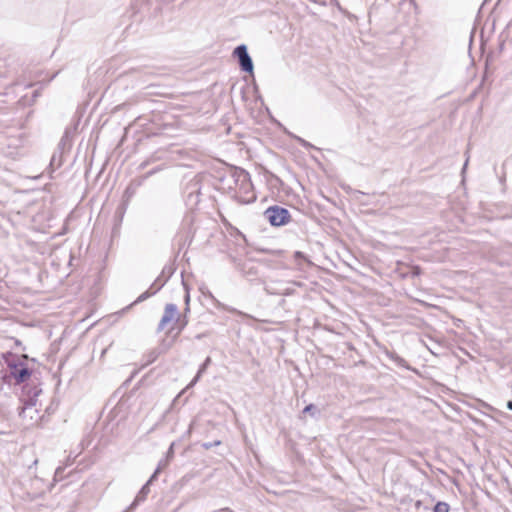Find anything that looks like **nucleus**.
Instances as JSON below:
<instances>
[{
	"label": "nucleus",
	"instance_id": "nucleus-3",
	"mask_svg": "<svg viewBox=\"0 0 512 512\" xmlns=\"http://www.w3.org/2000/svg\"><path fill=\"white\" fill-rule=\"evenodd\" d=\"M188 323V320L186 319V315H181L178 311V307L173 304L169 303L166 304L164 308V313L162 315V318L158 324V330H164L168 328L169 330H182Z\"/></svg>",
	"mask_w": 512,
	"mask_h": 512
},
{
	"label": "nucleus",
	"instance_id": "nucleus-5",
	"mask_svg": "<svg viewBox=\"0 0 512 512\" xmlns=\"http://www.w3.org/2000/svg\"><path fill=\"white\" fill-rule=\"evenodd\" d=\"M233 55L238 59L242 71L252 73L253 62L244 44L237 46L234 49Z\"/></svg>",
	"mask_w": 512,
	"mask_h": 512
},
{
	"label": "nucleus",
	"instance_id": "nucleus-2",
	"mask_svg": "<svg viewBox=\"0 0 512 512\" xmlns=\"http://www.w3.org/2000/svg\"><path fill=\"white\" fill-rule=\"evenodd\" d=\"M5 361L16 383H22L31 376L30 362L34 359H29L27 354H6Z\"/></svg>",
	"mask_w": 512,
	"mask_h": 512
},
{
	"label": "nucleus",
	"instance_id": "nucleus-15",
	"mask_svg": "<svg viewBox=\"0 0 512 512\" xmlns=\"http://www.w3.org/2000/svg\"><path fill=\"white\" fill-rule=\"evenodd\" d=\"M507 407H508V409L512 410V401H509V402L507 403Z\"/></svg>",
	"mask_w": 512,
	"mask_h": 512
},
{
	"label": "nucleus",
	"instance_id": "nucleus-12",
	"mask_svg": "<svg viewBox=\"0 0 512 512\" xmlns=\"http://www.w3.org/2000/svg\"><path fill=\"white\" fill-rule=\"evenodd\" d=\"M189 302H190V295H189V292L187 291L186 295H185V304H186L185 312H184L185 315H187V313L190 311Z\"/></svg>",
	"mask_w": 512,
	"mask_h": 512
},
{
	"label": "nucleus",
	"instance_id": "nucleus-9",
	"mask_svg": "<svg viewBox=\"0 0 512 512\" xmlns=\"http://www.w3.org/2000/svg\"><path fill=\"white\" fill-rule=\"evenodd\" d=\"M191 191L188 194L189 201H194L195 203L198 201V189H197V183L191 184Z\"/></svg>",
	"mask_w": 512,
	"mask_h": 512
},
{
	"label": "nucleus",
	"instance_id": "nucleus-13",
	"mask_svg": "<svg viewBox=\"0 0 512 512\" xmlns=\"http://www.w3.org/2000/svg\"><path fill=\"white\" fill-rule=\"evenodd\" d=\"M295 257H296V258H304V255H303V253H302V252L297 251V252L295 253Z\"/></svg>",
	"mask_w": 512,
	"mask_h": 512
},
{
	"label": "nucleus",
	"instance_id": "nucleus-16",
	"mask_svg": "<svg viewBox=\"0 0 512 512\" xmlns=\"http://www.w3.org/2000/svg\"><path fill=\"white\" fill-rule=\"evenodd\" d=\"M468 165V160H466L465 164H464V167H463V170H465L466 166Z\"/></svg>",
	"mask_w": 512,
	"mask_h": 512
},
{
	"label": "nucleus",
	"instance_id": "nucleus-10",
	"mask_svg": "<svg viewBox=\"0 0 512 512\" xmlns=\"http://www.w3.org/2000/svg\"><path fill=\"white\" fill-rule=\"evenodd\" d=\"M434 512H449V505L445 502H438L434 507Z\"/></svg>",
	"mask_w": 512,
	"mask_h": 512
},
{
	"label": "nucleus",
	"instance_id": "nucleus-7",
	"mask_svg": "<svg viewBox=\"0 0 512 512\" xmlns=\"http://www.w3.org/2000/svg\"><path fill=\"white\" fill-rule=\"evenodd\" d=\"M126 209H127V203H122V204H120L117 207V209L115 211V221H116V223L114 225L113 232H116L119 229V227H120V225L122 223L124 214L126 212Z\"/></svg>",
	"mask_w": 512,
	"mask_h": 512
},
{
	"label": "nucleus",
	"instance_id": "nucleus-4",
	"mask_svg": "<svg viewBox=\"0 0 512 512\" xmlns=\"http://www.w3.org/2000/svg\"><path fill=\"white\" fill-rule=\"evenodd\" d=\"M264 216L275 227L286 225L291 220L288 209L278 205L268 207L264 212Z\"/></svg>",
	"mask_w": 512,
	"mask_h": 512
},
{
	"label": "nucleus",
	"instance_id": "nucleus-8",
	"mask_svg": "<svg viewBox=\"0 0 512 512\" xmlns=\"http://www.w3.org/2000/svg\"><path fill=\"white\" fill-rule=\"evenodd\" d=\"M202 293H203V295L205 297H208V298H210L213 301V304L215 305V307L220 308V309H224V310L229 311V312H237L236 309L227 307L226 305L221 303L218 299L215 298V296L210 291H207V292L202 291Z\"/></svg>",
	"mask_w": 512,
	"mask_h": 512
},
{
	"label": "nucleus",
	"instance_id": "nucleus-11",
	"mask_svg": "<svg viewBox=\"0 0 512 512\" xmlns=\"http://www.w3.org/2000/svg\"><path fill=\"white\" fill-rule=\"evenodd\" d=\"M135 193V188L131 185H129L125 192H124V198H126V201L124 203H127L129 201V199L134 195Z\"/></svg>",
	"mask_w": 512,
	"mask_h": 512
},
{
	"label": "nucleus",
	"instance_id": "nucleus-6",
	"mask_svg": "<svg viewBox=\"0 0 512 512\" xmlns=\"http://www.w3.org/2000/svg\"><path fill=\"white\" fill-rule=\"evenodd\" d=\"M166 281H167V279H163L162 277H158L152 283L150 288L146 292L142 293L139 296L138 301H143V300L147 299L148 297H150V296L154 295L155 293H157L164 286Z\"/></svg>",
	"mask_w": 512,
	"mask_h": 512
},
{
	"label": "nucleus",
	"instance_id": "nucleus-14",
	"mask_svg": "<svg viewBox=\"0 0 512 512\" xmlns=\"http://www.w3.org/2000/svg\"><path fill=\"white\" fill-rule=\"evenodd\" d=\"M312 408H313V405H311V404H310V405H308V406H306V407L304 408V412H305V413H306V412H309V411H311V409H312Z\"/></svg>",
	"mask_w": 512,
	"mask_h": 512
},
{
	"label": "nucleus",
	"instance_id": "nucleus-1",
	"mask_svg": "<svg viewBox=\"0 0 512 512\" xmlns=\"http://www.w3.org/2000/svg\"><path fill=\"white\" fill-rule=\"evenodd\" d=\"M235 186L230 189L233 191V197L242 204H248L255 201L256 196L249 174L244 170H239L233 174Z\"/></svg>",
	"mask_w": 512,
	"mask_h": 512
}]
</instances>
